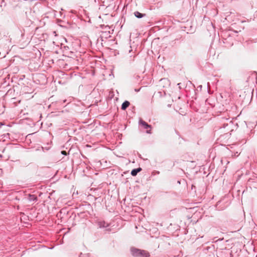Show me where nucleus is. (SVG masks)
<instances>
[{
  "label": "nucleus",
  "mask_w": 257,
  "mask_h": 257,
  "mask_svg": "<svg viewBox=\"0 0 257 257\" xmlns=\"http://www.w3.org/2000/svg\"><path fill=\"white\" fill-rule=\"evenodd\" d=\"M134 251L138 252V253L140 254V255L142 257H148L149 256V253L146 251L141 250L140 249H135L133 250V251Z\"/></svg>",
  "instance_id": "1"
},
{
  "label": "nucleus",
  "mask_w": 257,
  "mask_h": 257,
  "mask_svg": "<svg viewBox=\"0 0 257 257\" xmlns=\"http://www.w3.org/2000/svg\"><path fill=\"white\" fill-rule=\"evenodd\" d=\"M139 123L140 124L143 126L144 128L146 129H148V128L151 127L150 125H149L146 122H145L142 119L140 120Z\"/></svg>",
  "instance_id": "2"
},
{
  "label": "nucleus",
  "mask_w": 257,
  "mask_h": 257,
  "mask_svg": "<svg viewBox=\"0 0 257 257\" xmlns=\"http://www.w3.org/2000/svg\"><path fill=\"white\" fill-rule=\"evenodd\" d=\"M141 168H139L137 169H133L131 172V175L133 176H135L137 174L141 171Z\"/></svg>",
  "instance_id": "3"
},
{
  "label": "nucleus",
  "mask_w": 257,
  "mask_h": 257,
  "mask_svg": "<svg viewBox=\"0 0 257 257\" xmlns=\"http://www.w3.org/2000/svg\"><path fill=\"white\" fill-rule=\"evenodd\" d=\"M130 103L128 101H125L121 105V109L122 110H125L127 107L129 106Z\"/></svg>",
  "instance_id": "4"
},
{
  "label": "nucleus",
  "mask_w": 257,
  "mask_h": 257,
  "mask_svg": "<svg viewBox=\"0 0 257 257\" xmlns=\"http://www.w3.org/2000/svg\"><path fill=\"white\" fill-rule=\"evenodd\" d=\"M28 199L30 201H36L37 199V197L34 195H29Z\"/></svg>",
  "instance_id": "5"
},
{
  "label": "nucleus",
  "mask_w": 257,
  "mask_h": 257,
  "mask_svg": "<svg viewBox=\"0 0 257 257\" xmlns=\"http://www.w3.org/2000/svg\"><path fill=\"white\" fill-rule=\"evenodd\" d=\"M134 15H135V16L136 17H137L138 18H141L143 17L145 15V14H143L142 13H140L139 12H135L134 13Z\"/></svg>",
  "instance_id": "6"
},
{
  "label": "nucleus",
  "mask_w": 257,
  "mask_h": 257,
  "mask_svg": "<svg viewBox=\"0 0 257 257\" xmlns=\"http://www.w3.org/2000/svg\"><path fill=\"white\" fill-rule=\"evenodd\" d=\"M135 249H136V248H135V249H133L132 250V253H133V255H136V256H137V255H140V254H139V253H138V252H137L136 251H133V250H135Z\"/></svg>",
  "instance_id": "7"
},
{
  "label": "nucleus",
  "mask_w": 257,
  "mask_h": 257,
  "mask_svg": "<svg viewBox=\"0 0 257 257\" xmlns=\"http://www.w3.org/2000/svg\"><path fill=\"white\" fill-rule=\"evenodd\" d=\"M61 153L63 154V155H67V153L65 151H62L61 152Z\"/></svg>",
  "instance_id": "8"
},
{
  "label": "nucleus",
  "mask_w": 257,
  "mask_h": 257,
  "mask_svg": "<svg viewBox=\"0 0 257 257\" xmlns=\"http://www.w3.org/2000/svg\"><path fill=\"white\" fill-rule=\"evenodd\" d=\"M147 133H149V134H150V133H151V130H147Z\"/></svg>",
  "instance_id": "9"
}]
</instances>
